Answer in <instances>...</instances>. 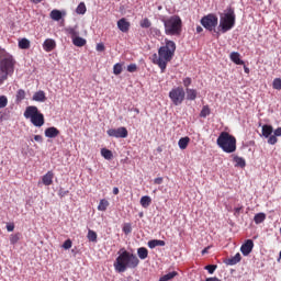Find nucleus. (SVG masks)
<instances>
[{"label":"nucleus","mask_w":281,"mask_h":281,"mask_svg":"<svg viewBox=\"0 0 281 281\" xmlns=\"http://www.w3.org/2000/svg\"><path fill=\"white\" fill-rule=\"evenodd\" d=\"M8 106V97L0 95V109H5Z\"/></svg>","instance_id":"nucleus-42"},{"label":"nucleus","mask_w":281,"mask_h":281,"mask_svg":"<svg viewBox=\"0 0 281 281\" xmlns=\"http://www.w3.org/2000/svg\"><path fill=\"white\" fill-rule=\"evenodd\" d=\"M23 115L25 120H30L31 124L36 126V128H41V126L45 125V115L38 111L36 105L26 106Z\"/></svg>","instance_id":"nucleus-6"},{"label":"nucleus","mask_w":281,"mask_h":281,"mask_svg":"<svg viewBox=\"0 0 281 281\" xmlns=\"http://www.w3.org/2000/svg\"><path fill=\"white\" fill-rule=\"evenodd\" d=\"M217 265H209V266H205V270L212 276V273H214V271H216L217 269Z\"/></svg>","instance_id":"nucleus-44"},{"label":"nucleus","mask_w":281,"mask_h":281,"mask_svg":"<svg viewBox=\"0 0 281 281\" xmlns=\"http://www.w3.org/2000/svg\"><path fill=\"white\" fill-rule=\"evenodd\" d=\"M149 249H155V247H166V241L161 239H151L148 241Z\"/></svg>","instance_id":"nucleus-18"},{"label":"nucleus","mask_w":281,"mask_h":281,"mask_svg":"<svg viewBox=\"0 0 281 281\" xmlns=\"http://www.w3.org/2000/svg\"><path fill=\"white\" fill-rule=\"evenodd\" d=\"M19 240H21V234H13L10 236V243L11 245H16V243H19Z\"/></svg>","instance_id":"nucleus-41"},{"label":"nucleus","mask_w":281,"mask_h":281,"mask_svg":"<svg viewBox=\"0 0 281 281\" xmlns=\"http://www.w3.org/2000/svg\"><path fill=\"white\" fill-rule=\"evenodd\" d=\"M243 256H249L254 251V240L247 239L240 247Z\"/></svg>","instance_id":"nucleus-11"},{"label":"nucleus","mask_w":281,"mask_h":281,"mask_svg":"<svg viewBox=\"0 0 281 281\" xmlns=\"http://www.w3.org/2000/svg\"><path fill=\"white\" fill-rule=\"evenodd\" d=\"M231 60L235 63V65H245V61L240 59V53L238 52L231 53Z\"/></svg>","instance_id":"nucleus-20"},{"label":"nucleus","mask_w":281,"mask_h":281,"mask_svg":"<svg viewBox=\"0 0 281 281\" xmlns=\"http://www.w3.org/2000/svg\"><path fill=\"white\" fill-rule=\"evenodd\" d=\"M66 34H69V36L72 38V41L78 36V26L75 27H67L66 29Z\"/></svg>","instance_id":"nucleus-26"},{"label":"nucleus","mask_w":281,"mask_h":281,"mask_svg":"<svg viewBox=\"0 0 281 281\" xmlns=\"http://www.w3.org/2000/svg\"><path fill=\"white\" fill-rule=\"evenodd\" d=\"M169 98L175 106H179L186 100V90H183V87L173 88L169 92Z\"/></svg>","instance_id":"nucleus-8"},{"label":"nucleus","mask_w":281,"mask_h":281,"mask_svg":"<svg viewBox=\"0 0 281 281\" xmlns=\"http://www.w3.org/2000/svg\"><path fill=\"white\" fill-rule=\"evenodd\" d=\"M108 135L109 137H116V139H125V137H128V130L126 127L110 128Z\"/></svg>","instance_id":"nucleus-10"},{"label":"nucleus","mask_w":281,"mask_h":281,"mask_svg":"<svg viewBox=\"0 0 281 281\" xmlns=\"http://www.w3.org/2000/svg\"><path fill=\"white\" fill-rule=\"evenodd\" d=\"M265 221H267V214L265 213H257L254 216V222L256 223V225H260V223H265Z\"/></svg>","instance_id":"nucleus-23"},{"label":"nucleus","mask_w":281,"mask_h":281,"mask_svg":"<svg viewBox=\"0 0 281 281\" xmlns=\"http://www.w3.org/2000/svg\"><path fill=\"white\" fill-rule=\"evenodd\" d=\"M42 183L43 186H52L54 183V171H47L42 177Z\"/></svg>","instance_id":"nucleus-15"},{"label":"nucleus","mask_w":281,"mask_h":281,"mask_svg":"<svg viewBox=\"0 0 281 281\" xmlns=\"http://www.w3.org/2000/svg\"><path fill=\"white\" fill-rule=\"evenodd\" d=\"M25 100V90L20 89L16 92V102H23Z\"/></svg>","instance_id":"nucleus-37"},{"label":"nucleus","mask_w":281,"mask_h":281,"mask_svg":"<svg viewBox=\"0 0 281 281\" xmlns=\"http://www.w3.org/2000/svg\"><path fill=\"white\" fill-rule=\"evenodd\" d=\"M235 166L238 168H245L247 166V162L245 161V158L235 156L234 157Z\"/></svg>","instance_id":"nucleus-30"},{"label":"nucleus","mask_w":281,"mask_h":281,"mask_svg":"<svg viewBox=\"0 0 281 281\" xmlns=\"http://www.w3.org/2000/svg\"><path fill=\"white\" fill-rule=\"evenodd\" d=\"M234 25H236V12L234 11V8L229 7L221 14L218 29L222 34H226V32H229Z\"/></svg>","instance_id":"nucleus-5"},{"label":"nucleus","mask_w":281,"mask_h":281,"mask_svg":"<svg viewBox=\"0 0 281 281\" xmlns=\"http://www.w3.org/2000/svg\"><path fill=\"white\" fill-rule=\"evenodd\" d=\"M31 1H32V3L37 4V3H41L43 0H31Z\"/></svg>","instance_id":"nucleus-59"},{"label":"nucleus","mask_w":281,"mask_h":281,"mask_svg":"<svg viewBox=\"0 0 281 281\" xmlns=\"http://www.w3.org/2000/svg\"><path fill=\"white\" fill-rule=\"evenodd\" d=\"M122 64L117 63L113 66V75L114 76H120V74H122Z\"/></svg>","instance_id":"nucleus-38"},{"label":"nucleus","mask_w":281,"mask_h":281,"mask_svg":"<svg viewBox=\"0 0 281 281\" xmlns=\"http://www.w3.org/2000/svg\"><path fill=\"white\" fill-rule=\"evenodd\" d=\"M0 122H3V115H0Z\"/></svg>","instance_id":"nucleus-61"},{"label":"nucleus","mask_w":281,"mask_h":281,"mask_svg":"<svg viewBox=\"0 0 281 281\" xmlns=\"http://www.w3.org/2000/svg\"><path fill=\"white\" fill-rule=\"evenodd\" d=\"M77 14H87V4L85 2H80L76 9Z\"/></svg>","instance_id":"nucleus-35"},{"label":"nucleus","mask_w":281,"mask_h":281,"mask_svg":"<svg viewBox=\"0 0 281 281\" xmlns=\"http://www.w3.org/2000/svg\"><path fill=\"white\" fill-rule=\"evenodd\" d=\"M187 99L196 100V90L187 88Z\"/></svg>","instance_id":"nucleus-36"},{"label":"nucleus","mask_w":281,"mask_h":281,"mask_svg":"<svg viewBox=\"0 0 281 281\" xmlns=\"http://www.w3.org/2000/svg\"><path fill=\"white\" fill-rule=\"evenodd\" d=\"M261 133H262L263 137L269 139V137H271V134L273 133V126L267 125V124L263 125Z\"/></svg>","instance_id":"nucleus-22"},{"label":"nucleus","mask_w":281,"mask_h":281,"mask_svg":"<svg viewBox=\"0 0 281 281\" xmlns=\"http://www.w3.org/2000/svg\"><path fill=\"white\" fill-rule=\"evenodd\" d=\"M72 43L76 47H85L87 45V40L77 35V37L72 40Z\"/></svg>","instance_id":"nucleus-25"},{"label":"nucleus","mask_w":281,"mask_h":281,"mask_svg":"<svg viewBox=\"0 0 281 281\" xmlns=\"http://www.w3.org/2000/svg\"><path fill=\"white\" fill-rule=\"evenodd\" d=\"M134 111H135V113H139V109H135Z\"/></svg>","instance_id":"nucleus-62"},{"label":"nucleus","mask_w":281,"mask_h":281,"mask_svg":"<svg viewBox=\"0 0 281 281\" xmlns=\"http://www.w3.org/2000/svg\"><path fill=\"white\" fill-rule=\"evenodd\" d=\"M45 137H48L50 139H54L60 135V131L54 126L47 127L44 132Z\"/></svg>","instance_id":"nucleus-13"},{"label":"nucleus","mask_w":281,"mask_h":281,"mask_svg":"<svg viewBox=\"0 0 281 281\" xmlns=\"http://www.w3.org/2000/svg\"><path fill=\"white\" fill-rule=\"evenodd\" d=\"M209 250H210V247H205V248L202 250V256H205V254H207Z\"/></svg>","instance_id":"nucleus-56"},{"label":"nucleus","mask_w":281,"mask_h":281,"mask_svg":"<svg viewBox=\"0 0 281 281\" xmlns=\"http://www.w3.org/2000/svg\"><path fill=\"white\" fill-rule=\"evenodd\" d=\"M113 194L115 195L120 194V189L117 187L113 188Z\"/></svg>","instance_id":"nucleus-55"},{"label":"nucleus","mask_w":281,"mask_h":281,"mask_svg":"<svg viewBox=\"0 0 281 281\" xmlns=\"http://www.w3.org/2000/svg\"><path fill=\"white\" fill-rule=\"evenodd\" d=\"M151 25L153 23H150V20H148V18H145L144 20L140 21V27L148 29Z\"/></svg>","instance_id":"nucleus-43"},{"label":"nucleus","mask_w":281,"mask_h":281,"mask_svg":"<svg viewBox=\"0 0 281 281\" xmlns=\"http://www.w3.org/2000/svg\"><path fill=\"white\" fill-rule=\"evenodd\" d=\"M137 256L140 260H146L148 258V249L146 247L138 248Z\"/></svg>","instance_id":"nucleus-24"},{"label":"nucleus","mask_w":281,"mask_h":281,"mask_svg":"<svg viewBox=\"0 0 281 281\" xmlns=\"http://www.w3.org/2000/svg\"><path fill=\"white\" fill-rule=\"evenodd\" d=\"M201 32H203V27L202 26H196V33L201 34Z\"/></svg>","instance_id":"nucleus-57"},{"label":"nucleus","mask_w":281,"mask_h":281,"mask_svg":"<svg viewBox=\"0 0 281 281\" xmlns=\"http://www.w3.org/2000/svg\"><path fill=\"white\" fill-rule=\"evenodd\" d=\"M201 25H203L209 32H213V30L216 29V25H218V16L214 13L204 15L201 19Z\"/></svg>","instance_id":"nucleus-9"},{"label":"nucleus","mask_w":281,"mask_h":281,"mask_svg":"<svg viewBox=\"0 0 281 281\" xmlns=\"http://www.w3.org/2000/svg\"><path fill=\"white\" fill-rule=\"evenodd\" d=\"M7 232H14V223H7Z\"/></svg>","instance_id":"nucleus-51"},{"label":"nucleus","mask_w":281,"mask_h":281,"mask_svg":"<svg viewBox=\"0 0 281 281\" xmlns=\"http://www.w3.org/2000/svg\"><path fill=\"white\" fill-rule=\"evenodd\" d=\"M210 105H204L200 112V117H207L210 115Z\"/></svg>","instance_id":"nucleus-39"},{"label":"nucleus","mask_w":281,"mask_h":281,"mask_svg":"<svg viewBox=\"0 0 281 281\" xmlns=\"http://www.w3.org/2000/svg\"><path fill=\"white\" fill-rule=\"evenodd\" d=\"M244 71L245 74H249V69L246 66L244 67Z\"/></svg>","instance_id":"nucleus-60"},{"label":"nucleus","mask_w":281,"mask_h":281,"mask_svg":"<svg viewBox=\"0 0 281 281\" xmlns=\"http://www.w3.org/2000/svg\"><path fill=\"white\" fill-rule=\"evenodd\" d=\"M50 19L53 21H60V19H63V12H60V10L54 9L50 12Z\"/></svg>","instance_id":"nucleus-28"},{"label":"nucleus","mask_w":281,"mask_h":281,"mask_svg":"<svg viewBox=\"0 0 281 281\" xmlns=\"http://www.w3.org/2000/svg\"><path fill=\"white\" fill-rule=\"evenodd\" d=\"M177 276H179V272L172 271V272H169V273L162 276L159 279V281H170V280H173V278H177Z\"/></svg>","instance_id":"nucleus-29"},{"label":"nucleus","mask_w":281,"mask_h":281,"mask_svg":"<svg viewBox=\"0 0 281 281\" xmlns=\"http://www.w3.org/2000/svg\"><path fill=\"white\" fill-rule=\"evenodd\" d=\"M165 26V34L167 36H181L183 32V21L179 15H171L170 18L162 20Z\"/></svg>","instance_id":"nucleus-4"},{"label":"nucleus","mask_w":281,"mask_h":281,"mask_svg":"<svg viewBox=\"0 0 281 281\" xmlns=\"http://www.w3.org/2000/svg\"><path fill=\"white\" fill-rule=\"evenodd\" d=\"M43 49L44 52H54L56 49V41L53 38H47L43 43Z\"/></svg>","instance_id":"nucleus-14"},{"label":"nucleus","mask_w":281,"mask_h":281,"mask_svg":"<svg viewBox=\"0 0 281 281\" xmlns=\"http://www.w3.org/2000/svg\"><path fill=\"white\" fill-rule=\"evenodd\" d=\"M182 83H183V87H186V88L188 89V87H190V85H192V78L186 77V78L182 80Z\"/></svg>","instance_id":"nucleus-47"},{"label":"nucleus","mask_w":281,"mask_h":281,"mask_svg":"<svg viewBox=\"0 0 281 281\" xmlns=\"http://www.w3.org/2000/svg\"><path fill=\"white\" fill-rule=\"evenodd\" d=\"M34 139H35V142H43V136H41V135H35V136H34Z\"/></svg>","instance_id":"nucleus-54"},{"label":"nucleus","mask_w":281,"mask_h":281,"mask_svg":"<svg viewBox=\"0 0 281 281\" xmlns=\"http://www.w3.org/2000/svg\"><path fill=\"white\" fill-rule=\"evenodd\" d=\"M117 27L121 32L125 33L131 30V22L126 20V18H122L117 21Z\"/></svg>","instance_id":"nucleus-12"},{"label":"nucleus","mask_w":281,"mask_h":281,"mask_svg":"<svg viewBox=\"0 0 281 281\" xmlns=\"http://www.w3.org/2000/svg\"><path fill=\"white\" fill-rule=\"evenodd\" d=\"M150 203H153V199H150V196L144 195L140 198L142 207H150Z\"/></svg>","instance_id":"nucleus-27"},{"label":"nucleus","mask_w":281,"mask_h":281,"mask_svg":"<svg viewBox=\"0 0 281 281\" xmlns=\"http://www.w3.org/2000/svg\"><path fill=\"white\" fill-rule=\"evenodd\" d=\"M108 207H109V200L106 199L100 200V203L98 205L99 212H106Z\"/></svg>","instance_id":"nucleus-31"},{"label":"nucleus","mask_w":281,"mask_h":281,"mask_svg":"<svg viewBox=\"0 0 281 281\" xmlns=\"http://www.w3.org/2000/svg\"><path fill=\"white\" fill-rule=\"evenodd\" d=\"M18 46L20 49H30V40L27 38L20 40Z\"/></svg>","instance_id":"nucleus-33"},{"label":"nucleus","mask_w":281,"mask_h":281,"mask_svg":"<svg viewBox=\"0 0 281 281\" xmlns=\"http://www.w3.org/2000/svg\"><path fill=\"white\" fill-rule=\"evenodd\" d=\"M272 88L277 91H281V78H276L272 81Z\"/></svg>","instance_id":"nucleus-40"},{"label":"nucleus","mask_w":281,"mask_h":281,"mask_svg":"<svg viewBox=\"0 0 281 281\" xmlns=\"http://www.w3.org/2000/svg\"><path fill=\"white\" fill-rule=\"evenodd\" d=\"M101 155L104 159H108V160L113 159V151H111V149L102 148Z\"/></svg>","instance_id":"nucleus-34"},{"label":"nucleus","mask_w":281,"mask_h":281,"mask_svg":"<svg viewBox=\"0 0 281 281\" xmlns=\"http://www.w3.org/2000/svg\"><path fill=\"white\" fill-rule=\"evenodd\" d=\"M190 144V137H181L178 142V146L180 150H186L188 148V145Z\"/></svg>","instance_id":"nucleus-21"},{"label":"nucleus","mask_w":281,"mask_h":281,"mask_svg":"<svg viewBox=\"0 0 281 281\" xmlns=\"http://www.w3.org/2000/svg\"><path fill=\"white\" fill-rule=\"evenodd\" d=\"M217 146L224 153H236V137L228 132H222L217 137Z\"/></svg>","instance_id":"nucleus-7"},{"label":"nucleus","mask_w":281,"mask_h":281,"mask_svg":"<svg viewBox=\"0 0 281 281\" xmlns=\"http://www.w3.org/2000/svg\"><path fill=\"white\" fill-rule=\"evenodd\" d=\"M34 102H45L47 100V97H45V91L40 90L33 94Z\"/></svg>","instance_id":"nucleus-19"},{"label":"nucleus","mask_w":281,"mask_h":281,"mask_svg":"<svg viewBox=\"0 0 281 281\" xmlns=\"http://www.w3.org/2000/svg\"><path fill=\"white\" fill-rule=\"evenodd\" d=\"M15 67L16 59H14V56L0 47V80H2L3 85L8 78L14 76Z\"/></svg>","instance_id":"nucleus-3"},{"label":"nucleus","mask_w":281,"mask_h":281,"mask_svg":"<svg viewBox=\"0 0 281 281\" xmlns=\"http://www.w3.org/2000/svg\"><path fill=\"white\" fill-rule=\"evenodd\" d=\"M71 245H72L71 239H67V240L64 241L63 248L64 249H71Z\"/></svg>","instance_id":"nucleus-48"},{"label":"nucleus","mask_w":281,"mask_h":281,"mask_svg":"<svg viewBox=\"0 0 281 281\" xmlns=\"http://www.w3.org/2000/svg\"><path fill=\"white\" fill-rule=\"evenodd\" d=\"M205 281H221V279L217 277H210V278H206Z\"/></svg>","instance_id":"nucleus-53"},{"label":"nucleus","mask_w":281,"mask_h":281,"mask_svg":"<svg viewBox=\"0 0 281 281\" xmlns=\"http://www.w3.org/2000/svg\"><path fill=\"white\" fill-rule=\"evenodd\" d=\"M104 49H105L104 44L102 43L97 44V52H104Z\"/></svg>","instance_id":"nucleus-52"},{"label":"nucleus","mask_w":281,"mask_h":281,"mask_svg":"<svg viewBox=\"0 0 281 281\" xmlns=\"http://www.w3.org/2000/svg\"><path fill=\"white\" fill-rule=\"evenodd\" d=\"M137 267H139V258H137V255L121 248L114 261L115 271H117V273H124L126 269H137Z\"/></svg>","instance_id":"nucleus-2"},{"label":"nucleus","mask_w":281,"mask_h":281,"mask_svg":"<svg viewBox=\"0 0 281 281\" xmlns=\"http://www.w3.org/2000/svg\"><path fill=\"white\" fill-rule=\"evenodd\" d=\"M240 210H243V206H240V207H235V213H236V214H240Z\"/></svg>","instance_id":"nucleus-58"},{"label":"nucleus","mask_w":281,"mask_h":281,"mask_svg":"<svg viewBox=\"0 0 281 281\" xmlns=\"http://www.w3.org/2000/svg\"><path fill=\"white\" fill-rule=\"evenodd\" d=\"M154 183L156 186H161L164 183V178L159 177V178H155L154 179Z\"/></svg>","instance_id":"nucleus-50"},{"label":"nucleus","mask_w":281,"mask_h":281,"mask_svg":"<svg viewBox=\"0 0 281 281\" xmlns=\"http://www.w3.org/2000/svg\"><path fill=\"white\" fill-rule=\"evenodd\" d=\"M150 33L155 34L156 36H161V31L157 27H151Z\"/></svg>","instance_id":"nucleus-49"},{"label":"nucleus","mask_w":281,"mask_h":281,"mask_svg":"<svg viewBox=\"0 0 281 281\" xmlns=\"http://www.w3.org/2000/svg\"><path fill=\"white\" fill-rule=\"evenodd\" d=\"M127 71H128L130 74H135V71H137V64H130V65L127 66Z\"/></svg>","instance_id":"nucleus-46"},{"label":"nucleus","mask_w":281,"mask_h":281,"mask_svg":"<svg viewBox=\"0 0 281 281\" xmlns=\"http://www.w3.org/2000/svg\"><path fill=\"white\" fill-rule=\"evenodd\" d=\"M123 232L128 235L131 232H133V227L131 226V223H126L123 225Z\"/></svg>","instance_id":"nucleus-45"},{"label":"nucleus","mask_w":281,"mask_h":281,"mask_svg":"<svg viewBox=\"0 0 281 281\" xmlns=\"http://www.w3.org/2000/svg\"><path fill=\"white\" fill-rule=\"evenodd\" d=\"M278 137H281V127L274 130L273 135L268 138V144L276 146L278 144Z\"/></svg>","instance_id":"nucleus-16"},{"label":"nucleus","mask_w":281,"mask_h":281,"mask_svg":"<svg viewBox=\"0 0 281 281\" xmlns=\"http://www.w3.org/2000/svg\"><path fill=\"white\" fill-rule=\"evenodd\" d=\"M240 260H243V257L240 256V252H237L234 257L226 259L224 262L225 265H228V267H234V265H238Z\"/></svg>","instance_id":"nucleus-17"},{"label":"nucleus","mask_w":281,"mask_h":281,"mask_svg":"<svg viewBox=\"0 0 281 281\" xmlns=\"http://www.w3.org/2000/svg\"><path fill=\"white\" fill-rule=\"evenodd\" d=\"M175 52H177V44L170 40H165V46L158 49V55H153V63L154 65H158L161 74L166 71V67L172 60Z\"/></svg>","instance_id":"nucleus-1"},{"label":"nucleus","mask_w":281,"mask_h":281,"mask_svg":"<svg viewBox=\"0 0 281 281\" xmlns=\"http://www.w3.org/2000/svg\"><path fill=\"white\" fill-rule=\"evenodd\" d=\"M87 238L90 243H98V233H95L94 231L89 229Z\"/></svg>","instance_id":"nucleus-32"}]
</instances>
